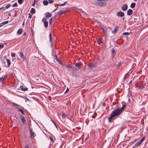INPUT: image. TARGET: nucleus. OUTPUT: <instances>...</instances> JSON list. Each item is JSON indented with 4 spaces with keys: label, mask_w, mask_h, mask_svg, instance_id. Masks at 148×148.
Returning a JSON list of instances; mask_svg holds the SVG:
<instances>
[{
    "label": "nucleus",
    "mask_w": 148,
    "mask_h": 148,
    "mask_svg": "<svg viewBox=\"0 0 148 148\" xmlns=\"http://www.w3.org/2000/svg\"><path fill=\"white\" fill-rule=\"evenodd\" d=\"M126 106L125 104L123 105L121 108H117L112 111L110 114V116L108 118L109 122H112L115 119L116 117L121 114L125 110V108Z\"/></svg>",
    "instance_id": "obj_1"
},
{
    "label": "nucleus",
    "mask_w": 148,
    "mask_h": 148,
    "mask_svg": "<svg viewBox=\"0 0 148 148\" xmlns=\"http://www.w3.org/2000/svg\"><path fill=\"white\" fill-rule=\"evenodd\" d=\"M66 67L70 71H74L77 70L76 69L75 67L71 66L69 65H66Z\"/></svg>",
    "instance_id": "obj_2"
},
{
    "label": "nucleus",
    "mask_w": 148,
    "mask_h": 148,
    "mask_svg": "<svg viewBox=\"0 0 148 148\" xmlns=\"http://www.w3.org/2000/svg\"><path fill=\"white\" fill-rule=\"evenodd\" d=\"M46 19H42V21L44 23V26L45 27H47L48 25V22L46 21Z\"/></svg>",
    "instance_id": "obj_3"
},
{
    "label": "nucleus",
    "mask_w": 148,
    "mask_h": 148,
    "mask_svg": "<svg viewBox=\"0 0 148 148\" xmlns=\"http://www.w3.org/2000/svg\"><path fill=\"white\" fill-rule=\"evenodd\" d=\"M127 4H125L124 5H123L121 7L122 10L124 11H125L127 10Z\"/></svg>",
    "instance_id": "obj_4"
},
{
    "label": "nucleus",
    "mask_w": 148,
    "mask_h": 148,
    "mask_svg": "<svg viewBox=\"0 0 148 148\" xmlns=\"http://www.w3.org/2000/svg\"><path fill=\"white\" fill-rule=\"evenodd\" d=\"M96 65V64L95 63H93L89 64L88 65V67L90 69H92Z\"/></svg>",
    "instance_id": "obj_5"
},
{
    "label": "nucleus",
    "mask_w": 148,
    "mask_h": 148,
    "mask_svg": "<svg viewBox=\"0 0 148 148\" xmlns=\"http://www.w3.org/2000/svg\"><path fill=\"white\" fill-rule=\"evenodd\" d=\"M30 132L31 138L32 137H35L36 136V134L34 133V132L32 131V129L30 130Z\"/></svg>",
    "instance_id": "obj_6"
},
{
    "label": "nucleus",
    "mask_w": 148,
    "mask_h": 148,
    "mask_svg": "<svg viewBox=\"0 0 148 148\" xmlns=\"http://www.w3.org/2000/svg\"><path fill=\"white\" fill-rule=\"evenodd\" d=\"M124 15V13L122 12H119L117 14V15L118 16H119L120 17H122Z\"/></svg>",
    "instance_id": "obj_7"
},
{
    "label": "nucleus",
    "mask_w": 148,
    "mask_h": 148,
    "mask_svg": "<svg viewBox=\"0 0 148 148\" xmlns=\"http://www.w3.org/2000/svg\"><path fill=\"white\" fill-rule=\"evenodd\" d=\"M20 118L21 119L23 124H24L25 123L26 120L23 116L22 115L21 116H20Z\"/></svg>",
    "instance_id": "obj_8"
},
{
    "label": "nucleus",
    "mask_w": 148,
    "mask_h": 148,
    "mask_svg": "<svg viewBox=\"0 0 148 148\" xmlns=\"http://www.w3.org/2000/svg\"><path fill=\"white\" fill-rule=\"evenodd\" d=\"M19 56H20V58L22 59V60L23 61L25 60V57H24L23 55L21 52L19 54Z\"/></svg>",
    "instance_id": "obj_9"
},
{
    "label": "nucleus",
    "mask_w": 148,
    "mask_h": 148,
    "mask_svg": "<svg viewBox=\"0 0 148 148\" xmlns=\"http://www.w3.org/2000/svg\"><path fill=\"white\" fill-rule=\"evenodd\" d=\"M132 10L131 9H129L127 11V14L128 15H130L132 14Z\"/></svg>",
    "instance_id": "obj_10"
},
{
    "label": "nucleus",
    "mask_w": 148,
    "mask_h": 148,
    "mask_svg": "<svg viewBox=\"0 0 148 148\" xmlns=\"http://www.w3.org/2000/svg\"><path fill=\"white\" fill-rule=\"evenodd\" d=\"M8 23V21H6L4 22H3L2 23L0 24V27H1L3 25H4L5 24H7Z\"/></svg>",
    "instance_id": "obj_11"
},
{
    "label": "nucleus",
    "mask_w": 148,
    "mask_h": 148,
    "mask_svg": "<svg viewBox=\"0 0 148 148\" xmlns=\"http://www.w3.org/2000/svg\"><path fill=\"white\" fill-rule=\"evenodd\" d=\"M23 32V29H20L18 30L17 32L18 34L20 35Z\"/></svg>",
    "instance_id": "obj_12"
},
{
    "label": "nucleus",
    "mask_w": 148,
    "mask_h": 148,
    "mask_svg": "<svg viewBox=\"0 0 148 148\" xmlns=\"http://www.w3.org/2000/svg\"><path fill=\"white\" fill-rule=\"evenodd\" d=\"M54 59H55V60H56V61L58 62H59L60 61L59 59L57 57L56 54H55L54 56Z\"/></svg>",
    "instance_id": "obj_13"
},
{
    "label": "nucleus",
    "mask_w": 148,
    "mask_h": 148,
    "mask_svg": "<svg viewBox=\"0 0 148 148\" xmlns=\"http://www.w3.org/2000/svg\"><path fill=\"white\" fill-rule=\"evenodd\" d=\"M21 90L23 91H25L27 90V88L26 87L24 88V86H21L20 87Z\"/></svg>",
    "instance_id": "obj_14"
},
{
    "label": "nucleus",
    "mask_w": 148,
    "mask_h": 148,
    "mask_svg": "<svg viewBox=\"0 0 148 148\" xmlns=\"http://www.w3.org/2000/svg\"><path fill=\"white\" fill-rule=\"evenodd\" d=\"M43 3L44 5H47L48 4V2L47 0H44L43 1Z\"/></svg>",
    "instance_id": "obj_15"
},
{
    "label": "nucleus",
    "mask_w": 148,
    "mask_h": 148,
    "mask_svg": "<svg viewBox=\"0 0 148 148\" xmlns=\"http://www.w3.org/2000/svg\"><path fill=\"white\" fill-rule=\"evenodd\" d=\"M118 27H115V28H114V30L112 31V33H113V34H115V33H116L117 32V31L118 29Z\"/></svg>",
    "instance_id": "obj_16"
},
{
    "label": "nucleus",
    "mask_w": 148,
    "mask_h": 148,
    "mask_svg": "<svg viewBox=\"0 0 148 148\" xmlns=\"http://www.w3.org/2000/svg\"><path fill=\"white\" fill-rule=\"evenodd\" d=\"M102 39L101 38H99L97 41L98 43V44H100L102 42Z\"/></svg>",
    "instance_id": "obj_17"
},
{
    "label": "nucleus",
    "mask_w": 148,
    "mask_h": 148,
    "mask_svg": "<svg viewBox=\"0 0 148 148\" xmlns=\"http://www.w3.org/2000/svg\"><path fill=\"white\" fill-rule=\"evenodd\" d=\"M6 61H7V64H8V65H7L8 66V67H9L10 66V64H11L10 61L9 59H6Z\"/></svg>",
    "instance_id": "obj_18"
},
{
    "label": "nucleus",
    "mask_w": 148,
    "mask_h": 148,
    "mask_svg": "<svg viewBox=\"0 0 148 148\" xmlns=\"http://www.w3.org/2000/svg\"><path fill=\"white\" fill-rule=\"evenodd\" d=\"M35 10L34 8H32L30 10V12L32 14H33L35 13Z\"/></svg>",
    "instance_id": "obj_19"
},
{
    "label": "nucleus",
    "mask_w": 148,
    "mask_h": 148,
    "mask_svg": "<svg viewBox=\"0 0 148 148\" xmlns=\"http://www.w3.org/2000/svg\"><path fill=\"white\" fill-rule=\"evenodd\" d=\"M51 14L50 13H48L46 15V17L47 18H50L51 17Z\"/></svg>",
    "instance_id": "obj_20"
},
{
    "label": "nucleus",
    "mask_w": 148,
    "mask_h": 148,
    "mask_svg": "<svg viewBox=\"0 0 148 148\" xmlns=\"http://www.w3.org/2000/svg\"><path fill=\"white\" fill-rule=\"evenodd\" d=\"M136 3H132L130 5V7L132 8H134L135 7Z\"/></svg>",
    "instance_id": "obj_21"
},
{
    "label": "nucleus",
    "mask_w": 148,
    "mask_h": 148,
    "mask_svg": "<svg viewBox=\"0 0 148 148\" xmlns=\"http://www.w3.org/2000/svg\"><path fill=\"white\" fill-rule=\"evenodd\" d=\"M75 65L76 66H77L78 67V68H79L81 66V64L80 63H75Z\"/></svg>",
    "instance_id": "obj_22"
},
{
    "label": "nucleus",
    "mask_w": 148,
    "mask_h": 148,
    "mask_svg": "<svg viewBox=\"0 0 148 148\" xmlns=\"http://www.w3.org/2000/svg\"><path fill=\"white\" fill-rule=\"evenodd\" d=\"M145 137L143 138H142L138 142L140 143V144H141L142 143H143V141L144 139H145Z\"/></svg>",
    "instance_id": "obj_23"
},
{
    "label": "nucleus",
    "mask_w": 148,
    "mask_h": 148,
    "mask_svg": "<svg viewBox=\"0 0 148 148\" xmlns=\"http://www.w3.org/2000/svg\"><path fill=\"white\" fill-rule=\"evenodd\" d=\"M4 44L3 43H0V50L3 48L4 47Z\"/></svg>",
    "instance_id": "obj_24"
},
{
    "label": "nucleus",
    "mask_w": 148,
    "mask_h": 148,
    "mask_svg": "<svg viewBox=\"0 0 148 148\" xmlns=\"http://www.w3.org/2000/svg\"><path fill=\"white\" fill-rule=\"evenodd\" d=\"M18 110L19 111L21 112L22 114H24V113L23 112V110H22L21 109H19V108H18Z\"/></svg>",
    "instance_id": "obj_25"
},
{
    "label": "nucleus",
    "mask_w": 148,
    "mask_h": 148,
    "mask_svg": "<svg viewBox=\"0 0 148 148\" xmlns=\"http://www.w3.org/2000/svg\"><path fill=\"white\" fill-rule=\"evenodd\" d=\"M62 118L63 119H65L66 117V115L65 114L63 113L62 114Z\"/></svg>",
    "instance_id": "obj_26"
},
{
    "label": "nucleus",
    "mask_w": 148,
    "mask_h": 148,
    "mask_svg": "<svg viewBox=\"0 0 148 148\" xmlns=\"http://www.w3.org/2000/svg\"><path fill=\"white\" fill-rule=\"evenodd\" d=\"M141 145L140 143L138 141L136 144H135V145L136 146L138 147L139 145Z\"/></svg>",
    "instance_id": "obj_27"
},
{
    "label": "nucleus",
    "mask_w": 148,
    "mask_h": 148,
    "mask_svg": "<svg viewBox=\"0 0 148 148\" xmlns=\"http://www.w3.org/2000/svg\"><path fill=\"white\" fill-rule=\"evenodd\" d=\"M101 27V29H102V32L104 33H106V31H105V29H104V28H103V27Z\"/></svg>",
    "instance_id": "obj_28"
},
{
    "label": "nucleus",
    "mask_w": 148,
    "mask_h": 148,
    "mask_svg": "<svg viewBox=\"0 0 148 148\" xmlns=\"http://www.w3.org/2000/svg\"><path fill=\"white\" fill-rule=\"evenodd\" d=\"M18 1L20 4H21L23 2L22 0H18Z\"/></svg>",
    "instance_id": "obj_29"
},
{
    "label": "nucleus",
    "mask_w": 148,
    "mask_h": 148,
    "mask_svg": "<svg viewBox=\"0 0 148 148\" xmlns=\"http://www.w3.org/2000/svg\"><path fill=\"white\" fill-rule=\"evenodd\" d=\"M122 34L124 35L128 36L129 35V32H125V33H123Z\"/></svg>",
    "instance_id": "obj_30"
},
{
    "label": "nucleus",
    "mask_w": 148,
    "mask_h": 148,
    "mask_svg": "<svg viewBox=\"0 0 148 148\" xmlns=\"http://www.w3.org/2000/svg\"><path fill=\"white\" fill-rule=\"evenodd\" d=\"M10 5H11L10 4H7L6 5V7H5V8L6 9L10 7Z\"/></svg>",
    "instance_id": "obj_31"
},
{
    "label": "nucleus",
    "mask_w": 148,
    "mask_h": 148,
    "mask_svg": "<svg viewBox=\"0 0 148 148\" xmlns=\"http://www.w3.org/2000/svg\"><path fill=\"white\" fill-rule=\"evenodd\" d=\"M101 6H103V5H105L106 4V3L105 2H101Z\"/></svg>",
    "instance_id": "obj_32"
},
{
    "label": "nucleus",
    "mask_w": 148,
    "mask_h": 148,
    "mask_svg": "<svg viewBox=\"0 0 148 148\" xmlns=\"http://www.w3.org/2000/svg\"><path fill=\"white\" fill-rule=\"evenodd\" d=\"M18 5L16 3H15L13 4L12 5V6L13 7H16Z\"/></svg>",
    "instance_id": "obj_33"
},
{
    "label": "nucleus",
    "mask_w": 148,
    "mask_h": 148,
    "mask_svg": "<svg viewBox=\"0 0 148 148\" xmlns=\"http://www.w3.org/2000/svg\"><path fill=\"white\" fill-rule=\"evenodd\" d=\"M49 40L50 41H51L52 40L51 37V33H50L49 35Z\"/></svg>",
    "instance_id": "obj_34"
},
{
    "label": "nucleus",
    "mask_w": 148,
    "mask_h": 148,
    "mask_svg": "<svg viewBox=\"0 0 148 148\" xmlns=\"http://www.w3.org/2000/svg\"><path fill=\"white\" fill-rule=\"evenodd\" d=\"M69 91V89L68 88H67L66 90L64 92V93H66Z\"/></svg>",
    "instance_id": "obj_35"
},
{
    "label": "nucleus",
    "mask_w": 148,
    "mask_h": 148,
    "mask_svg": "<svg viewBox=\"0 0 148 148\" xmlns=\"http://www.w3.org/2000/svg\"><path fill=\"white\" fill-rule=\"evenodd\" d=\"M144 86H145V85H143L141 86H140L139 87V88H140V89H142L143 88H144Z\"/></svg>",
    "instance_id": "obj_36"
},
{
    "label": "nucleus",
    "mask_w": 148,
    "mask_h": 148,
    "mask_svg": "<svg viewBox=\"0 0 148 148\" xmlns=\"http://www.w3.org/2000/svg\"><path fill=\"white\" fill-rule=\"evenodd\" d=\"M16 55V54L15 53H12V56L13 57H15Z\"/></svg>",
    "instance_id": "obj_37"
},
{
    "label": "nucleus",
    "mask_w": 148,
    "mask_h": 148,
    "mask_svg": "<svg viewBox=\"0 0 148 148\" xmlns=\"http://www.w3.org/2000/svg\"><path fill=\"white\" fill-rule=\"evenodd\" d=\"M49 1L50 3H51L53 2V0H49Z\"/></svg>",
    "instance_id": "obj_38"
},
{
    "label": "nucleus",
    "mask_w": 148,
    "mask_h": 148,
    "mask_svg": "<svg viewBox=\"0 0 148 148\" xmlns=\"http://www.w3.org/2000/svg\"><path fill=\"white\" fill-rule=\"evenodd\" d=\"M66 3V2H65L64 3L61 4L59 5V6H63L65 5V4Z\"/></svg>",
    "instance_id": "obj_39"
},
{
    "label": "nucleus",
    "mask_w": 148,
    "mask_h": 148,
    "mask_svg": "<svg viewBox=\"0 0 148 148\" xmlns=\"http://www.w3.org/2000/svg\"><path fill=\"white\" fill-rule=\"evenodd\" d=\"M121 65V62H119V64L118 65V67H119V66L120 65Z\"/></svg>",
    "instance_id": "obj_40"
},
{
    "label": "nucleus",
    "mask_w": 148,
    "mask_h": 148,
    "mask_svg": "<svg viewBox=\"0 0 148 148\" xmlns=\"http://www.w3.org/2000/svg\"><path fill=\"white\" fill-rule=\"evenodd\" d=\"M25 148H29V145H26L25 146Z\"/></svg>",
    "instance_id": "obj_41"
},
{
    "label": "nucleus",
    "mask_w": 148,
    "mask_h": 148,
    "mask_svg": "<svg viewBox=\"0 0 148 148\" xmlns=\"http://www.w3.org/2000/svg\"><path fill=\"white\" fill-rule=\"evenodd\" d=\"M2 10L5 11V10H4V8L3 7H2L0 8V10Z\"/></svg>",
    "instance_id": "obj_42"
},
{
    "label": "nucleus",
    "mask_w": 148,
    "mask_h": 148,
    "mask_svg": "<svg viewBox=\"0 0 148 148\" xmlns=\"http://www.w3.org/2000/svg\"><path fill=\"white\" fill-rule=\"evenodd\" d=\"M52 19H50L49 21V23L50 24H51V23L52 22Z\"/></svg>",
    "instance_id": "obj_43"
},
{
    "label": "nucleus",
    "mask_w": 148,
    "mask_h": 148,
    "mask_svg": "<svg viewBox=\"0 0 148 148\" xmlns=\"http://www.w3.org/2000/svg\"><path fill=\"white\" fill-rule=\"evenodd\" d=\"M13 105H14V106H19V105L15 103H13Z\"/></svg>",
    "instance_id": "obj_44"
},
{
    "label": "nucleus",
    "mask_w": 148,
    "mask_h": 148,
    "mask_svg": "<svg viewBox=\"0 0 148 148\" xmlns=\"http://www.w3.org/2000/svg\"><path fill=\"white\" fill-rule=\"evenodd\" d=\"M50 140H51V141H52L53 142V138H52V137H50Z\"/></svg>",
    "instance_id": "obj_45"
},
{
    "label": "nucleus",
    "mask_w": 148,
    "mask_h": 148,
    "mask_svg": "<svg viewBox=\"0 0 148 148\" xmlns=\"http://www.w3.org/2000/svg\"><path fill=\"white\" fill-rule=\"evenodd\" d=\"M97 0V1H107V0Z\"/></svg>",
    "instance_id": "obj_46"
},
{
    "label": "nucleus",
    "mask_w": 148,
    "mask_h": 148,
    "mask_svg": "<svg viewBox=\"0 0 148 148\" xmlns=\"http://www.w3.org/2000/svg\"><path fill=\"white\" fill-rule=\"evenodd\" d=\"M64 12V11H61L60 13V14H61L62 13H63Z\"/></svg>",
    "instance_id": "obj_47"
},
{
    "label": "nucleus",
    "mask_w": 148,
    "mask_h": 148,
    "mask_svg": "<svg viewBox=\"0 0 148 148\" xmlns=\"http://www.w3.org/2000/svg\"><path fill=\"white\" fill-rule=\"evenodd\" d=\"M115 50H112V52L114 53L115 52Z\"/></svg>",
    "instance_id": "obj_48"
},
{
    "label": "nucleus",
    "mask_w": 148,
    "mask_h": 148,
    "mask_svg": "<svg viewBox=\"0 0 148 148\" xmlns=\"http://www.w3.org/2000/svg\"><path fill=\"white\" fill-rule=\"evenodd\" d=\"M51 121L52 122H53V124H54V125L56 124L53 121V120H51Z\"/></svg>",
    "instance_id": "obj_49"
},
{
    "label": "nucleus",
    "mask_w": 148,
    "mask_h": 148,
    "mask_svg": "<svg viewBox=\"0 0 148 148\" xmlns=\"http://www.w3.org/2000/svg\"><path fill=\"white\" fill-rule=\"evenodd\" d=\"M35 5V2H34V3L32 4V5L33 6H34Z\"/></svg>",
    "instance_id": "obj_50"
},
{
    "label": "nucleus",
    "mask_w": 148,
    "mask_h": 148,
    "mask_svg": "<svg viewBox=\"0 0 148 148\" xmlns=\"http://www.w3.org/2000/svg\"><path fill=\"white\" fill-rule=\"evenodd\" d=\"M32 15H30L28 16L29 18H31L32 17Z\"/></svg>",
    "instance_id": "obj_51"
},
{
    "label": "nucleus",
    "mask_w": 148,
    "mask_h": 148,
    "mask_svg": "<svg viewBox=\"0 0 148 148\" xmlns=\"http://www.w3.org/2000/svg\"><path fill=\"white\" fill-rule=\"evenodd\" d=\"M54 125L55 126V127H56V128H57V125H56V124Z\"/></svg>",
    "instance_id": "obj_52"
},
{
    "label": "nucleus",
    "mask_w": 148,
    "mask_h": 148,
    "mask_svg": "<svg viewBox=\"0 0 148 148\" xmlns=\"http://www.w3.org/2000/svg\"><path fill=\"white\" fill-rule=\"evenodd\" d=\"M24 21H25V20H24V22L23 23V25L24 24Z\"/></svg>",
    "instance_id": "obj_53"
},
{
    "label": "nucleus",
    "mask_w": 148,
    "mask_h": 148,
    "mask_svg": "<svg viewBox=\"0 0 148 148\" xmlns=\"http://www.w3.org/2000/svg\"><path fill=\"white\" fill-rule=\"evenodd\" d=\"M137 1V0H134V1Z\"/></svg>",
    "instance_id": "obj_54"
},
{
    "label": "nucleus",
    "mask_w": 148,
    "mask_h": 148,
    "mask_svg": "<svg viewBox=\"0 0 148 148\" xmlns=\"http://www.w3.org/2000/svg\"><path fill=\"white\" fill-rule=\"evenodd\" d=\"M105 27V28L106 29V30H107V29L106 27Z\"/></svg>",
    "instance_id": "obj_55"
},
{
    "label": "nucleus",
    "mask_w": 148,
    "mask_h": 148,
    "mask_svg": "<svg viewBox=\"0 0 148 148\" xmlns=\"http://www.w3.org/2000/svg\"><path fill=\"white\" fill-rule=\"evenodd\" d=\"M2 29H0V30H2Z\"/></svg>",
    "instance_id": "obj_56"
}]
</instances>
